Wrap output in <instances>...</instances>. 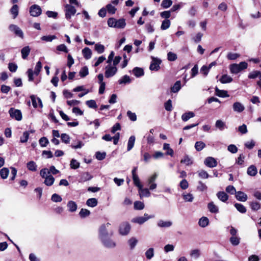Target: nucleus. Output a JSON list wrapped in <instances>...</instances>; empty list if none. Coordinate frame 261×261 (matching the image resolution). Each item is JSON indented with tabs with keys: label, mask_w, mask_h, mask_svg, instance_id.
Listing matches in <instances>:
<instances>
[{
	"label": "nucleus",
	"mask_w": 261,
	"mask_h": 261,
	"mask_svg": "<svg viewBox=\"0 0 261 261\" xmlns=\"http://www.w3.org/2000/svg\"><path fill=\"white\" fill-rule=\"evenodd\" d=\"M110 225L111 224L107 222L100 226L99 229V236L100 240L109 236H112L113 234L112 231H110V232L108 231V228Z\"/></svg>",
	"instance_id": "f257e3e1"
},
{
	"label": "nucleus",
	"mask_w": 261,
	"mask_h": 261,
	"mask_svg": "<svg viewBox=\"0 0 261 261\" xmlns=\"http://www.w3.org/2000/svg\"><path fill=\"white\" fill-rule=\"evenodd\" d=\"M103 246L108 249H113L116 247V242L109 236L100 240Z\"/></svg>",
	"instance_id": "f03ea898"
},
{
	"label": "nucleus",
	"mask_w": 261,
	"mask_h": 261,
	"mask_svg": "<svg viewBox=\"0 0 261 261\" xmlns=\"http://www.w3.org/2000/svg\"><path fill=\"white\" fill-rule=\"evenodd\" d=\"M65 18L70 20L71 16H73L76 12L75 7L70 4H66L64 8Z\"/></svg>",
	"instance_id": "7ed1b4c3"
},
{
	"label": "nucleus",
	"mask_w": 261,
	"mask_h": 261,
	"mask_svg": "<svg viewBox=\"0 0 261 261\" xmlns=\"http://www.w3.org/2000/svg\"><path fill=\"white\" fill-rule=\"evenodd\" d=\"M154 215L149 216L147 214H144V216L137 217L132 220L133 223H137L140 225L143 224L149 219L154 218Z\"/></svg>",
	"instance_id": "20e7f679"
},
{
	"label": "nucleus",
	"mask_w": 261,
	"mask_h": 261,
	"mask_svg": "<svg viewBox=\"0 0 261 261\" xmlns=\"http://www.w3.org/2000/svg\"><path fill=\"white\" fill-rule=\"evenodd\" d=\"M105 69V75L107 78L113 76L117 72V68L112 64H108Z\"/></svg>",
	"instance_id": "39448f33"
},
{
	"label": "nucleus",
	"mask_w": 261,
	"mask_h": 261,
	"mask_svg": "<svg viewBox=\"0 0 261 261\" xmlns=\"http://www.w3.org/2000/svg\"><path fill=\"white\" fill-rule=\"evenodd\" d=\"M41 13V8L37 5L34 4L30 8V13L33 17H38L40 15Z\"/></svg>",
	"instance_id": "423d86ee"
},
{
	"label": "nucleus",
	"mask_w": 261,
	"mask_h": 261,
	"mask_svg": "<svg viewBox=\"0 0 261 261\" xmlns=\"http://www.w3.org/2000/svg\"><path fill=\"white\" fill-rule=\"evenodd\" d=\"M157 177L158 174L155 173L148 178L147 184L149 187V190H153L156 188L157 185L155 183V181Z\"/></svg>",
	"instance_id": "0eeeda50"
},
{
	"label": "nucleus",
	"mask_w": 261,
	"mask_h": 261,
	"mask_svg": "<svg viewBox=\"0 0 261 261\" xmlns=\"http://www.w3.org/2000/svg\"><path fill=\"white\" fill-rule=\"evenodd\" d=\"M9 114L12 118H14L17 121H20L22 119V114L20 110L11 108L9 110Z\"/></svg>",
	"instance_id": "6e6552de"
},
{
	"label": "nucleus",
	"mask_w": 261,
	"mask_h": 261,
	"mask_svg": "<svg viewBox=\"0 0 261 261\" xmlns=\"http://www.w3.org/2000/svg\"><path fill=\"white\" fill-rule=\"evenodd\" d=\"M10 31L13 32L16 36L23 38V33L20 28L15 24H11L9 27Z\"/></svg>",
	"instance_id": "1a4fd4ad"
},
{
	"label": "nucleus",
	"mask_w": 261,
	"mask_h": 261,
	"mask_svg": "<svg viewBox=\"0 0 261 261\" xmlns=\"http://www.w3.org/2000/svg\"><path fill=\"white\" fill-rule=\"evenodd\" d=\"M130 229V226L127 222L122 223L119 227V232L121 235L125 236L127 234Z\"/></svg>",
	"instance_id": "9d476101"
},
{
	"label": "nucleus",
	"mask_w": 261,
	"mask_h": 261,
	"mask_svg": "<svg viewBox=\"0 0 261 261\" xmlns=\"http://www.w3.org/2000/svg\"><path fill=\"white\" fill-rule=\"evenodd\" d=\"M204 164L209 168H214L217 166L218 163L214 158L208 156L205 159Z\"/></svg>",
	"instance_id": "9b49d317"
},
{
	"label": "nucleus",
	"mask_w": 261,
	"mask_h": 261,
	"mask_svg": "<svg viewBox=\"0 0 261 261\" xmlns=\"http://www.w3.org/2000/svg\"><path fill=\"white\" fill-rule=\"evenodd\" d=\"M161 63V60L157 58H152V60L149 66V69L151 70L158 71L160 67V65Z\"/></svg>",
	"instance_id": "f8f14e48"
},
{
	"label": "nucleus",
	"mask_w": 261,
	"mask_h": 261,
	"mask_svg": "<svg viewBox=\"0 0 261 261\" xmlns=\"http://www.w3.org/2000/svg\"><path fill=\"white\" fill-rule=\"evenodd\" d=\"M73 91L74 92H81L77 95L78 97H80L84 96L88 92V90H85L84 89L83 86H78V87L75 88Z\"/></svg>",
	"instance_id": "ddd939ff"
},
{
	"label": "nucleus",
	"mask_w": 261,
	"mask_h": 261,
	"mask_svg": "<svg viewBox=\"0 0 261 261\" xmlns=\"http://www.w3.org/2000/svg\"><path fill=\"white\" fill-rule=\"evenodd\" d=\"M236 197L239 201L243 202L246 201L247 199V195L241 191H239L236 193Z\"/></svg>",
	"instance_id": "4468645a"
},
{
	"label": "nucleus",
	"mask_w": 261,
	"mask_h": 261,
	"mask_svg": "<svg viewBox=\"0 0 261 261\" xmlns=\"http://www.w3.org/2000/svg\"><path fill=\"white\" fill-rule=\"evenodd\" d=\"M67 206L68 208V211L72 213L75 212L77 208L76 202L72 200H70L68 202Z\"/></svg>",
	"instance_id": "2eb2a0df"
},
{
	"label": "nucleus",
	"mask_w": 261,
	"mask_h": 261,
	"mask_svg": "<svg viewBox=\"0 0 261 261\" xmlns=\"http://www.w3.org/2000/svg\"><path fill=\"white\" fill-rule=\"evenodd\" d=\"M172 225V222L170 221H165L160 220L158 222L157 225L159 227L166 228L170 227Z\"/></svg>",
	"instance_id": "dca6fc26"
},
{
	"label": "nucleus",
	"mask_w": 261,
	"mask_h": 261,
	"mask_svg": "<svg viewBox=\"0 0 261 261\" xmlns=\"http://www.w3.org/2000/svg\"><path fill=\"white\" fill-rule=\"evenodd\" d=\"M217 196L220 200L224 202H226L228 199V196L223 191L218 192Z\"/></svg>",
	"instance_id": "f3484780"
},
{
	"label": "nucleus",
	"mask_w": 261,
	"mask_h": 261,
	"mask_svg": "<svg viewBox=\"0 0 261 261\" xmlns=\"http://www.w3.org/2000/svg\"><path fill=\"white\" fill-rule=\"evenodd\" d=\"M207 208L212 213L216 214L219 212L218 207L213 202H211L208 203Z\"/></svg>",
	"instance_id": "a211bd4d"
},
{
	"label": "nucleus",
	"mask_w": 261,
	"mask_h": 261,
	"mask_svg": "<svg viewBox=\"0 0 261 261\" xmlns=\"http://www.w3.org/2000/svg\"><path fill=\"white\" fill-rule=\"evenodd\" d=\"M215 127L219 129L220 131H223L225 128H227L225 123L221 120H218L216 121L215 123Z\"/></svg>",
	"instance_id": "6ab92c4d"
},
{
	"label": "nucleus",
	"mask_w": 261,
	"mask_h": 261,
	"mask_svg": "<svg viewBox=\"0 0 261 261\" xmlns=\"http://www.w3.org/2000/svg\"><path fill=\"white\" fill-rule=\"evenodd\" d=\"M82 51L84 57L86 59L88 60L91 58L92 51L89 47H85Z\"/></svg>",
	"instance_id": "aec40b11"
},
{
	"label": "nucleus",
	"mask_w": 261,
	"mask_h": 261,
	"mask_svg": "<svg viewBox=\"0 0 261 261\" xmlns=\"http://www.w3.org/2000/svg\"><path fill=\"white\" fill-rule=\"evenodd\" d=\"M139 191L141 197H148L151 195L150 192H149V189L143 188L142 186L141 189H139Z\"/></svg>",
	"instance_id": "412c9836"
},
{
	"label": "nucleus",
	"mask_w": 261,
	"mask_h": 261,
	"mask_svg": "<svg viewBox=\"0 0 261 261\" xmlns=\"http://www.w3.org/2000/svg\"><path fill=\"white\" fill-rule=\"evenodd\" d=\"M247 173L250 176H255L257 173L256 167L254 165L250 166L247 169Z\"/></svg>",
	"instance_id": "4be33fe9"
},
{
	"label": "nucleus",
	"mask_w": 261,
	"mask_h": 261,
	"mask_svg": "<svg viewBox=\"0 0 261 261\" xmlns=\"http://www.w3.org/2000/svg\"><path fill=\"white\" fill-rule=\"evenodd\" d=\"M126 25L125 20L123 18L119 19L117 20L116 19V25L115 28L117 29H123Z\"/></svg>",
	"instance_id": "5701e85b"
},
{
	"label": "nucleus",
	"mask_w": 261,
	"mask_h": 261,
	"mask_svg": "<svg viewBox=\"0 0 261 261\" xmlns=\"http://www.w3.org/2000/svg\"><path fill=\"white\" fill-rule=\"evenodd\" d=\"M222 84L229 83L232 81V78L227 74L223 75L219 80Z\"/></svg>",
	"instance_id": "b1692460"
},
{
	"label": "nucleus",
	"mask_w": 261,
	"mask_h": 261,
	"mask_svg": "<svg viewBox=\"0 0 261 261\" xmlns=\"http://www.w3.org/2000/svg\"><path fill=\"white\" fill-rule=\"evenodd\" d=\"M195 116V114L193 112H188L183 114L181 116L182 121L186 122L191 118Z\"/></svg>",
	"instance_id": "393cba45"
},
{
	"label": "nucleus",
	"mask_w": 261,
	"mask_h": 261,
	"mask_svg": "<svg viewBox=\"0 0 261 261\" xmlns=\"http://www.w3.org/2000/svg\"><path fill=\"white\" fill-rule=\"evenodd\" d=\"M31 51V49L29 46H26L23 47L21 50L22 58L25 59L29 56Z\"/></svg>",
	"instance_id": "a878e982"
},
{
	"label": "nucleus",
	"mask_w": 261,
	"mask_h": 261,
	"mask_svg": "<svg viewBox=\"0 0 261 261\" xmlns=\"http://www.w3.org/2000/svg\"><path fill=\"white\" fill-rule=\"evenodd\" d=\"M131 82V80L128 75H125L120 79L118 81V83L120 85H125L129 84Z\"/></svg>",
	"instance_id": "bb28decb"
},
{
	"label": "nucleus",
	"mask_w": 261,
	"mask_h": 261,
	"mask_svg": "<svg viewBox=\"0 0 261 261\" xmlns=\"http://www.w3.org/2000/svg\"><path fill=\"white\" fill-rule=\"evenodd\" d=\"M133 74L136 77H140L143 76L144 74V71L142 68L139 67H135L133 70Z\"/></svg>",
	"instance_id": "cd10ccee"
},
{
	"label": "nucleus",
	"mask_w": 261,
	"mask_h": 261,
	"mask_svg": "<svg viewBox=\"0 0 261 261\" xmlns=\"http://www.w3.org/2000/svg\"><path fill=\"white\" fill-rule=\"evenodd\" d=\"M136 138L134 136H131L128 141L127 143V151H130L134 147Z\"/></svg>",
	"instance_id": "c85d7f7f"
},
{
	"label": "nucleus",
	"mask_w": 261,
	"mask_h": 261,
	"mask_svg": "<svg viewBox=\"0 0 261 261\" xmlns=\"http://www.w3.org/2000/svg\"><path fill=\"white\" fill-rule=\"evenodd\" d=\"M216 95L219 97H229L227 91L225 90H219L218 88H216Z\"/></svg>",
	"instance_id": "c756f323"
},
{
	"label": "nucleus",
	"mask_w": 261,
	"mask_h": 261,
	"mask_svg": "<svg viewBox=\"0 0 261 261\" xmlns=\"http://www.w3.org/2000/svg\"><path fill=\"white\" fill-rule=\"evenodd\" d=\"M183 199L186 202H192L194 199V196L191 193H184L182 194Z\"/></svg>",
	"instance_id": "7c9ffc66"
},
{
	"label": "nucleus",
	"mask_w": 261,
	"mask_h": 261,
	"mask_svg": "<svg viewBox=\"0 0 261 261\" xmlns=\"http://www.w3.org/2000/svg\"><path fill=\"white\" fill-rule=\"evenodd\" d=\"M208 219L207 217H203L199 219L198 224L201 227H205L208 225Z\"/></svg>",
	"instance_id": "2f4dec72"
},
{
	"label": "nucleus",
	"mask_w": 261,
	"mask_h": 261,
	"mask_svg": "<svg viewBox=\"0 0 261 261\" xmlns=\"http://www.w3.org/2000/svg\"><path fill=\"white\" fill-rule=\"evenodd\" d=\"M233 110L236 112H241L244 110V106L240 102H235L233 105Z\"/></svg>",
	"instance_id": "473e14b6"
},
{
	"label": "nucleus",
	"mask_w": 261,
	"mask_h": 261,
	"mask_svg": "<svg viewBox=\"0 0 261 261\" xmlns=\"http://www.w3.org/2000/svg\"><path fill=\"white\" fill-rule=\"evenodd\" d=\"M55 181L54 177L51 175L46 176L45 178L44 184L47 186H51Z\"/></svg>",
	"instance_id": "72a5a7b5"
},
{
	"label": "nucleus",
	"mask_w": 261,
	"mask_h": 261,
	"mask_svg": "<svg viewBox=\"0 0 261 261\" xmlns=\"http://www.w3.org/2000/svg\"><path fill=\"white\" fill-rule=\"evenodd\" d=\"M97 200L96 198H91L88 199L86 201V204L90 207H93L97 205Z\"/></svg>",
	"instance_id": "f704fd0d"
},
{
	"label": "nucleus",
	"mask_w": 261,
	"mask_h": 261,
	"mask_svg": "<svg viewBox=\"0 0 261 261\" xmlns=\"http://www.w3.org/2000/svg\"><path fill=\"white\" fill-rule=\"evenodd\" d=\"M248 77L251 79H254L257 77L261 78V72L257 70L253 71L249 73Z\"/></svg>",
	"instance_id": "c9c22d12"
},
{
	"label": "nucleus",
	"mask_w": 261,
	"mask_h": 261,
	"mask_svg": "<svg viewBox=\"0 0 261 261\" xmlns=\"http://www.w3.org/2000/svg\"><path fill=\"white\" fill-rule=\"evenodd\" d=\"M170 24L171 22L169 19H164L162 22L161 29L162 30H166L170 27Z\"/></svg>",
	"instance_id": "e433bc0d"
},
{
	"label": "nucleus",
	"mask_w": 261,
	"mask_h": 261,
	"mask_svg": "<svg viewBox=\"0 0 261 261\" xmlns=\"http://www.w3.org/2000/svg\"><path fill=\"white\" fill-rule=\"evenodd\" d=\"M229 69L231 73L233 74H237L241 71L240 68H239L238 64H232L230 65L229 66Z\"/></svg>",
	"instance_id": "4c0bfd02"
},
{
	"label": "nucleus",
	"mask_w": 261,
	"mask_h": 261,
	"mask_svg": "<svg viewBox=\"0 0 261 261\" xmlns=\"http://www.w3.org/2000/svg\"><path fill=\"white\" fill-rule=\"evenodd\" d=\"M33 107L35 108L37 107L42 108L43 105L41 99H31Z\"/></svg>",
	"instance_id": "58836bf2"
},
{
	"label": "nucleus",
	"mask_w": 261,
	"mask_h": 261,
	"mask_svg": "<svg viewBox=\"0 0 261 261\" xmlns=\"http://www.w3.org/2000/svg\"><path fill=\"white\" fill-rule=\"evenodd\" d=\"M163 149L167 150L166 154L173 156L174 151L172 148L170 147V145L168 143H164L163 145Z\"/></svg>",
	"instance_id": "ea45409f"
},
{
	"label": "nucleus",
	"mask_w": 261,
	"mask_h": 261,
	"mask_svg": "<svg viewBox=\"0 0 261 261\" xmlns=\"http://www.w3.org/2000/svg\"><path fill=\"white\" fill-rule=\"evenodd\" d=\"M9 173V170L7 168H3L0 170V175L3 179H6Z\"/></svg>",
	"instance_id": "a19ab883"
},
{
	"label": "nucleus",
	"mask_w": 261,
	"mask_h": 261,
	"mask_svg": "<svg viewBox=\"0 0 261 261\" xmlns=\"http://www.w3.org/2000/svg\"><path fill=\"white\" fill-rule=\"evenodd\" d=\"M181 163L185 164L187 166L191 165L193 164V161L188 155H186L184 159L180 161Z\"/></svg>",
	"instance_id": "79ce46f5"
},
{
	"label": "nucleus",
	"mask_w": 261,
	"mask_h": 261,
	"mask_svg": "<svg viewBox=\"0 0 261 261\" xmlns=\"http://www.w3.org/2000/svg\"><path fill=\"white\" fill-rule=\"evenodd\" d=\"M205 147V144L202 141H197L195 143V148L197 151H201Z\"/></svg>",
	"instance_id": "37998d69"
},
{
	"label": "nucleus",
	"mask_w": 261,
	"mask_h": 261,
	"mask_svg": "<svg viewBox=\"0 0 261 261\" xmlns=\"http://www.w3.org/2000/svg\"><path fill=\"white\" fill-rule=\"evenodd\" d=\"M84 146V143L79 140L74 141L71 145L73 149L81 148Z\"/></svg>",
	"instance_id": "c03bdc74"
},
{
	"label": "nucleus",
	"mask_w": 261,
	"mask_h": 261,
	"mask_svg": "<svg viewBox=\"0 0 261 261\" xmlns=\"http://www.w3.org/2000/svg\"><path fill=\"white\" fill-rule=\"evenodd\" d=\"M28 169L32 171H35L37 170V165L34 161H30L27 163Z\"/></svg>",
	"instance_id": "a18cd8bd"
},
{
	"label": "nucleus",
	"mask_w": 261,
	"mask_h": 261,
	"mask_svg": "<svg viewBox=\"0 0 261 261\" xmlns=\"http://www.w3.org/2000/svg\"><path fill=\"white\" fill-rule=\"evenodd\" d=\"M11 13L13 15V18H15L18 14V6L14 5L10 10Z\"/></svg>",
	"instance_id": "49530a36"
},
{
	"label": "nucleus",
	"mask_w": 261,
	"mask_h": 261,
	"mask_svg": "<svg viewBox=\"0 0 261 261\" xmlns=\"http://www.w3.org/2000/svg\"><path fill=\"white\" fill-rule=\"evenodd\" d=\"M138 240L137 239L135 238H130L128 241L130 249L132 250L136 246Z\"/></svg>",
	"instance_id": "de8ad7c7"
},
{
	"label": "nucleus",
	"mask_w": 261,
	"mask_h": 261,
	"mask_svg": "<svg viewBox=\"0 0 261 261\" xmlns=\"http://www.w3.org/2000/svg\"><path fill=\"white\" fill-rule=\"evenodd\" d=\"M181 88V83L179 81L175 82L173 87L171 88L172 92L175 93L178 92Z\"/></svg>",
	"instance_id": "09e8293b"
},
{
	"label": "nucleus",
	"mask_w": 261,
	"mask_h": 261,
	"mask_svg": "<svg viewBox=\"0 0 261 261\" xmlns=\"http://www.w3.org/2000/svg\"><path fill=\"white\" fill-rule=\"evenodd\" d=\"M89 74L88 68L87 66H84L81 68L79 72V74L81 77H84Z\"/></svg>",
	"instance_id": "8fccbe9b"
},
{
	"label": "nucleus",
	"mask_w": 261,
	"mask_h": 261,
	"mask_svg": "<svg viewBox=\"0 0 261 261\" xmlns=\"http://www.w3.org/2000/svg\"><path fill=\"white\" fill-rule=\"evenodd\" d=\"M30 135L29 132L25 131L23 132L22 136L20 138V141L21 143H25L28 141Z\"/></svg>",
	"instance_id": "3c124183"
},
{
	"label": "nucleus",
	"mask_w": 261,
	"mask_h": 261,
	"mask_svg": "<svg viewBox=\"0 0 261 261\" xmlns=\"http://www.w3.org/2000/svg\"><path fill=\"white\" fill-rule=\"evenodd\" d=\"M164 107L167 111L171 112L173 109V106L172 101L170 99H169L165 103Z\"/></svg>",
	"instance_id": "603ef678"
},
{
	"label": "nucleus",
	"mask_w": 261,
	"mask_h": 261,
	"mask_svg": "<svg viewBox=\"0 0 261 261\" xmlns=\"http://www.w3.org/2000/svg\"><path fill=\"white\" fill-rule=\"evenodd\" d=\"M95 50L98 53V54H102L104 52L105 47L104 45L97 43L95 45Z\"/></svg>",
	"instance_id": "864d4df0"
},
{
	"label": "nucleus",
	"mask_w": 261,
	"mask_h": 261,
	"mask_svg": "<svg viewBox=\"0 0 261 261\" xmlns=\"http://www.w3.org/2000/svg\"><path fill=\"white\" fill-rule=\"evenodd\" d=\"M200 255V251L198 249L192 250L190 252V256L194 258H198Z\"/></svg>",
	"instance_id": "5fc2aeb1"
},
{
	"label": "nucleus",
	"mask_w": 261,
	"mask_h": 261,
	"mask_svg": "<svg viewBox=\"0 0 261 261\" xmlns=\"http://www.w3.org/2000/svg\"><path fill=\"white\" fill-rule=\"evenodd\" d=\"M133 179L135 185L139 189H141L142 185L140 183L138 176L137 175H134L133 176Z\"/></svg>",
	"instance_id": "6e6d98bb"
},
{
	"label": "nucleus",
	"mask_w": 261,
	"mask_h": 261,
	"mask_svg": "<svg viewBox=\"0 0 261 261\" xmlns=\"http://www.w3.org/2000/svg\"><path fill=\"white\" fill-rule=\"evenodd\" d=\"M144 207V203L139 201H137L134 202V208L137 210H142Z\"/></svg>",
	"instance_id": "4d7b16f0"
},
{
	"label": "nucleus",
	"mask_w": 261,
	"mask_h": 261,
	"mask_svg": "<svg viewBox=\"0 0 261 261\" xmlns=\"http://www.w3.org/2000/svg\"><path fill=\"white\" fill-rule=\"evenodd\" d=\"M234 206L237 210L241 213H245L246 212V207L242 204L236 203Z\"/></svg>",
	"instance_id": "13d9d810"
},
{
	"label": "nucleus",
	"mask_w": 261,
	"mask_h": 261,
	"mask_svg": "<svg viewBox=\"0 0 261 261\" xmlns=\"http://www.w3.org/2000/svg\"><path fill=\"white\" fill-rule=\"evenodd\" d=\"M41 68H42L41 62L40 61H38L36 64V65L35 69H34V71H33L34 72V75H35L36 76L38 75L40 71H41Z\"/></svg>",
	"instance_id": "bf43d9fd"
},
{
	"label": "nucleus",
	"mask_w": 261,
	"mask_h": 261,
	"mask_svg": "<svg viewBox=\"0 0 261 261\" xmlns=\"http://www.w3.org/2000/svg\"><path fill=\"white\" fill-rule=\"evenodd\" d=\"M172 4L171 0H163L161 3V6L164 9L169 8Z\"/></svg>",
	"instance_id": "052dcab7"
},
{
	"label": "nucleus",
	"mask_w": 261,
	"mask_h": 261,
	"mask_svg": "<svg viewBox=\"0 0 261 261\" xmlns=\"http://www.w3.org/2000/svg\"><path fill=\"white\" fill-rule=\"evenodd\" d=\"M92 176L88 172L84 173L81 176V180L82 181H86L90 180Z\"/></svg>",
	"instance_id": "680f3d73"
},
{
	"label": "nucleus",
	"mask_w": 261,
	"mask_h": 261,
	"mask_svg": "<svg viewBox=\"0 0 261 261\" xmlns=\"http://www.w3.org/2000/svg\"><path fill=\"white\" fill-rule=\"evenodd\" d=\"M56 38V36L55 35L43 36L41 37V39L42 41H44L46 42H51Z\"/></svg>",
	"instance_id": "e2e57ef3"
},
{
	"label": "nucleus",
	"mask_w": 261,
	"mask_h": 261,
	"mask_svg": "<svg viewBox=\"0 0 261 261\" xmlns=\"http://www.w3.org/2000/svg\"><path fill=\"white\" fill-rule=\"evenodd\" d=\"M177 58L176 54L170 51L167 54V59L169 61H174Z\"/></svg>",
	"instance_id": "0e129e2a"
},
{
	"label": "nucleus",
	"mask_w": 261,
	"mask_h": 261,
	"mask_svg": "<svg viewBox=\"0 0 261 261\" xmlns=\"http://www.w3.org/2000/svg\"><path fill=\"white\" fill-rule=\"evenodd\" d=\"M90 214L89 210L85 208H82L80 212L79 215L81 218L88 217Z\"/></svg>",
	"instance_id": "69168bd1"
},
{
	"label": "nucleus",
	"mask_w": 261,
	"mask_h": 261,
	"mask_svg": "<svg viewBox=\"0 0 261 261\" xmlns=\"http://www.w3.org/2000/svg\"><path fill=\"white\" fill-rule=\"evenodd\" d=\"M145 255L147 259H150L154 255V250L152 248L148 249L145 252Z\"/></svg>",
	"instance_id": "338daca9"
},
{
	"label": "nucleus",
	"mask_w": 261,
	"mask_h": 261,
	"mask_svg": "<svg viewBox=\"0 0 261 261\" xmlns=\"http://www.w3.org/2000/svg\"><path fill=\"white\" fill-rule=\"evenodd\" d=\"M240 239L236 236L231 237L230 238V242L233 246H237L240 243Z\"/></svg>",
	"instance_id": "774afa93"
}]
</instances>
